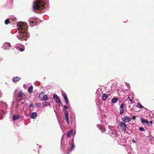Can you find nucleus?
Masks as SVG:
<instances>
[{
    "label": "nucleus",
    "instance_id": "nucleus-21",
    "mask_svg": "<svg viewBox=\"0 0 154 154\" xmlns=\"http://www.w3.org/2000/svg\"><path fill=\"white\" fill-rule=\"evenodd\" d=\"M29 23L31 25L35 26V24L36 23V22L35 20H32Z\"/></svg>",
    "mask_w": 154,
    "mask_h": 154
},
{
    "label": "nucleus",
    "instance_id": "nucleus-22",
    "mask_svg": "<svg viewBox=\"0 0 154 154\" xmlns=\"http://www.w3.org/2000/svg\"><path fill=\"white\" fill-rule=\"evenodd\" d=\"M50 105L49 102H45L43 103V105L44 106H46Z\"/></svg>",
    "mask_w": 154,
    "mask_h": 154
},
{
    "label": "nucleus",
    "instance_id": "nucleus-20",
    "mask_svg": "<svg viewBox=\"0 0 154 154\" xmlns=\"http://www.w3.org/2000/svg\"><path fill=\"white\" fill-rule=\"evenodd\" d=\"M137 107L139 108H142L143 107V106L141 105L140 103H138L137 104Z\"/></svg>",
    "mask_w": 154,
    "mask_h": 154
},
{
    "label": "nucleus",
    "instance_id": "nucleus-7",
    "mask_svg": "<svg viewBox=\"0 0 154 154\" xmlns=\"http://www.w3.org/2000/svg\"><path fill=\"white\" fill-rule=\"evenodd\" d=\"M109 133L111 134L112 136L113 137H116L119 136L118 134L117 131L114 130L109 131Z\"/></svg>",
    "mask_w": 154,
    "mask_h": 154
},
{
    "label": "nucleus",
    "instance_id": "nucleus-4",
    "mask_svg": "<svg viewBox=\"0 0 154 154\" xmlns=\"http://www.w3.org/2000/svg\"><path fill=\"white\" fill-rule=\"evenodd\" d=\"M75 148V145L73 142V140H70L69 145L67 147L68 148L67 152L66 153V154H69V153L71 152Z\"/></svg>",
    "mask_w": 154,
    "mask_h": 154
},
{
    "label": "nucleus",
    "instance_id": "nucleus-17",
    "mask_svg": "<svg viewBox=\"0 0 154 154\" xmlns=\"http://www.w3.org/2000/svg\"><path fill=\"white\" fill-rule=\"evenodd\" d=\"M108 97V96L107 94H103V96H102V98H103V100L104 101H105L106 100V99Z\"/></svg>",
    "mask_w": 154,
    "mask_h": 154
},
{
    "label": "nucleus",
    "instance_id": "nucleus-2",
    "mask_svg": "<svg viewBox=\"0 0 154 154\" xmlns=\"http://www.w3.org/2000/svg\"><path fill=\"white\" fill-rule=\"evenodd\" d=\"M48 0H37L33 3V8L35 13L42 12L48 7Z\"/></svg>",
    "mask_w": 154,
    "mask_h": 154
},
{
    "label": "nucleus",
    "instance_id": "nucleus-40",
    "mask_svg": "<svg viewBox=\"0 0 154 154\" xmlns=\"http://www.w3.org/2000/svg\"><path fill=\"white\" fill-rule=\"evenodd\" d=\"M42 94H44L45 93V92H42V93H41Z\"/></svg>",
    "mask_w": 154,
    "mask_h": 154
},
{
    "label": "nucleus",
    "instance_id": "nucleus-11",
    "mask_svg": "<svg viewBox=\"0 0 154 154\" xmlns=\"http://www.w3.org/2000/svg\"><path fill=\"white\" fill-rule=\"evenodd\" d=\"M97 127L99 128L100 130L102 132H105L106 131V129L103 126H102L101 125L98 124L97 126Z\"/></svg>",
    "mask_w": 154,
    "mask_h": 154
},
{
    "label": "nucleus",
    "instance_id": "nucleus-26",
    "mask_svg": "<svg viewBox=\"0 0 154 154\" xmlns=\"http://www.w3.org/2000/svg\"><path fill=\"white\" fill-rule=\"evenodd\" d=\"M64 113L65 116H68V113L67 110H64Z\"/></svg>",
    "mask_w": 154,
    "mask_h": 154
},
{
    "label": "nucleus",
    "instance_id": "nucleus-18",
    "mask_svg": "<svg viewBox=\"0 0 154 154\" xmlns=\"http://www.w3.org/2000/svg\"><path fill=\"white\" fill-rule=\"evenodd\" d=\"M118 100V99L117 97L113 98L112 99V100L111 103H115L117 102Z\"/></svg>",
    "mask_w": 154,
    "mask_h": 154
},
{
    "label": "nucleus",
    "instance_id": "nucleus-31",
    "mask_svg": "<svg viewBox=\"0 0 154 154\" xmlns=\"http://www.w3.org/2000/svg\"><path fill=\"white\" fill-rule=\"evenodd\" d=\"M139 129L141 131H145V129L143 127H140L139 128Z\"/></svg>",
    "mask_w": 154,
    "mask_h": 154
},
{
    "label": "nucleus",
    "instance_id": "nucleus-27",
    "mask_svg": "<svg viewBox=\"0 0 154 154\" xmlns=\"http://www.w3.org/2000/svg\"><path fill=\"white\" fill-rule=\"evenodd\" d=\"M9 19H7L5 20V23L6 25H7L9 23Z\"/></svg>",
    "mask_w": 154,
    "mask_h": 154
},
{
    "label": "nucleus",
    "instance_id": "nucleus-41",
    "mask_svg": "<svg viewBox=\"0 0 154 154\" xmlns=\"http://www.w3.org/2000/svg\"><path fill=\"white\" fill-rule=\"evenodd\" d=\"M58 122H59V125H60V127H61V126H60V122H59V121H58Z\"/></svg>",
    "mask_w": 154,
    "mask_h": 154
},
{
    "label": "nucleus",
    "instance_id": "nucleus-8",
    "mask_svg": "<svg viewBox=\"0 0 154 154\" xmlns=\"http://www.w3.org/2000/svg\"><path fill=\"white\" fill-rule=\"evenodd\" d=\"M53 98L55 102L58 103H60V100L58 96L56 94H54L53 95Z\"/></svg>",
    "mask_w": 154,
    "mask_h": 154
},
{
    "label": "nucleus",
    "instance_id": "nucleus-15",
    "mask_svg": "<svg viewBox=\"0 0 154 154\" xmlns=\"http://www.w3.org/2000/svg\"><path fill=\"white\" fill-rule=\"evenodd\" d=\"M20 79V78L19 77H14L12 79V81L14 82H16L19 81Z\"/></svg>",
    "mask_w": 154,
    "mask_h": 154
},
{
    "label": "nucleus",
    "instance_id": "nucleus-3",
    "mask_svg": "<svg viewBox=\"0 0 154 154\" xmlns=\"http://www.w3.org/2000/svg\"><path fill=\"white\" fill-rule=\"evenodd\" d=\"M127 125L124 122H121L119 123L117 125V128L120 131L125 132L126 130Z\"/></svg>",
    "mask_w": 154,
    "mask_h": 154
},
{
    "label": "nucleus",
    "instance_id": "nucleus-32",
    "mask_svg": "<svg viewBox=\"0 0 154 154\" xmlns=\"http://www.w3.org/2000/svg\"><path fill=\"white\" fill-rule=\"evenodd\" d=\"M19 51L21 52H22L24 51V49L23 48H19Z\"/></svg>",
    "mask_w": 154,
    "mask_h": 154
},
{
    "label": "nucleus",
    "instance_id": "nucleus-36",
    "mask_svg": "<svg viewBox=\"0 0 154 154\" xmlns=\"http://www.w3.org/2000/svg\"><path fill=\"white\" fill-rule=\"evenodd\" d=\"M29 106L30 107H33L34 106H33V105L32 104H29Z\"/></svg>",
    "mask_w": 154,
    "mask_h": 154
},
{
    "label": "nucleus",
    "instance_id": "nucleus-1",
    "mask_svg": "<svg viewBox=\"0 0 154 154\" xmlns=\"http://www.w3.org/2000/svg\"><path fill=\"white\" fill-rule=\"evenodd\" d=\"M17 26L18 31L16 34L17 38L19 40H26L27 38L29 37L26 23L22 22H18Z\"/></svg>",
    "mask_w": 154,
    "mask_h": 154
},
{
    "label": "nucleus",
    "instance_id": "nucleus-6",
    "mask_svg": "<svg viewBox=\"0 0 154 154\" xmlns=\"http://www.w3.org/2000/svg\"><path fill=\"white\" fill-rule=\"evenodd\" d=\"M131 119L128 116H125L122 119V120L124 122H129L131 121Z\"/></svg>",
    "mask_w": 154,
    "mask_h": 154
},
{
    "label": "nucleus",
    "instance_id": "nucleus-34",
    "mask_svg": "<svg viewBox=\"0 0 154 154\" xmlns=\"http://www.w3.org/2000/svg\"><path fill=\"white\" fill-rule=\"evenodd\" d=\"M69 108V106H63V108L65 109H68V108Z\"/></svg>",
    "mask_w": 154,
    "mask_h": 154
},
{
    "label": "nucleus",
    "instance_id": "nucleus-33",
    "mask_svg": "<svg viewBox=\"0 0 154 154\" xmlns=\"http://www.w3.org/2000/svg\"><path fill=\"white\" fill-rule=\"evenodd\" d=\"M36 106H37V107H40L41 106V104H40V103H37Z\"/></svg>",
    "mask_w": 154,
    "mask_h": 154
},
{
    "label": "nucleus",
    "instance_id": "nucleus-13",
    "mask_svg": "<svg viewBox=\"0 0 154 154\" xmlns=\"http://www.w3.org/2000/svg\"><path fill=\"white\" fill-rule=\"evenodd\" d=\"M37 116V115L36 113L35 112H33L31 114L30 118L32 119H35Z\"/></svg>",
    "mask_w": 154,
    "mask_h": 154
},
{
    "label": "nucleus",
    "instance_id": "nucleus-12",
    "mask_svg": "<svg viewBox=\"0 0 154 154\" xmlns=\"http://www.w3.org/2000/svg\"><path fill=\"white\" fill-rule=\"evenodd\" d=\"M11 45L9 43H5L3 45V48L5 49H6L8 48V47H10Z\"/></svg>",
    "mask_w": 154,
    "mask_h": 154
},
{
    "label": "nucleus",
    "instance_id": "nucleus-14",
    "mask_svg": "<svg viewBox=\"0 0 154 154\" xmlns=\"http://www.w3.org/2000/svg\"><path fill=\"white\" fill-rule=\"evenodd\" d=\"M20 118V116L19 115H14L13 116V119L14 121L17 120Z\"/></svg>",
    "mask_w": 154,
    "mask_h": 154
},
{
    "label": "nucleus",
    "instance_id": "nucleus-28",
    "mask_svg": "<svg viewBox=\"0 0 154 154\" xmlns=\"http://www.w3.org/2000/svg\"><path fill=\"white\" fill-rule=\"evenodd\" d=\"M124 112V110L123 109H120V114H122Z\"/></svg>",
    "mask_w": 154,
    "mask_h": 154
},
{
    "label": "nucleus",
    "instance_id": "nucleus-23",
    "mask_svg": "<svg viewBox=\"0 0 154 154\" xmlns=\"http://www.w3.org/2000/svg\"><path fill=\"white\" fill-rule=\"evenodd\" d=\"M43 99L44 101H46L48 100V98L47 95H45L43 96Z\"/></svg>",
    "mask_w": 154,
    "mask_h": 154
},
{
    "label": "nucleus",
    "instance_id": "nucleus-37",
    "mask_svg": "<svg viewBox=\"0 0 154 154\" xmlns=\"http://www.w3.org/2000/svg\"><path fill=\"white\" fill-rule=\"evenodd\" d=\"M128 99H129V101H130V102H132V100L130 99V97H129V96H128Z\"/></svg>",
    "mask_w": 154,
    "mask_h": 154
},
{
    "label": "nucleus",
    "instance_id": "nucleus-35",
    "mask_svg": "<svg viewBox=\"0 0 154 154\" xmlns=\"http://www.w3.org/2000/svg\"><path fill=\"white\" fill-rule=\"evenodd\" d=\"M131 119H132V120H134V119H136V116H133L132 117V118Z\"/></svg>",
    "mask_w": 154,
    "mask_h": 154
},
{
    "label": "nucleus",
    "instance_id": "nucleus-30",
    "mask_svg": "<svg viewBox=\"0 0 154 154\" xmlns=\"http://www.w3.org/2000/svg\"><path fill=\"white\" fill-rule=\"evenodd\" d=\"M124 106V105L123 103H122L120 106V109H123V108Z\"/></svg>",
    "mask_w": 154,
    "mask_h": 154
},
{
    "label": "nucleus",
    "instance_id": "nucleus-9",
    "mask_svg": "<svg viewBox=\"0 0 154 154\" xmlns=\"http://www.w3.org/2000/svg\"><path fill=\"white\" fill-rule=\"evenodd\" d=\"M62 96L64 99L66 104L67 105L68 104L69 101L66 94L64 92L62 93Z\"/></svg>",
    "mask_w": 154,
    "mask_h": 154
},
{
    "label": "nucleus",
    "instance_id": "nucleus-29",
    "mask_svg": "<svg viewBox=\"0 0 154 154\" xmlns=\"http://www.w3.org/2000/svg\"><path fill=\"white\" fill-rule=\"evenodd\" d=\"M109 128L111 130H112L114 129V127H113L112 126H109Z\"/></svg>",
    "mask_w": 154,
    "mask_h": 154
},
{
    "label": "nucleus",
    "instance_id": "nucleus-16",
    "mask_svg": "<svg viewBox=\"0 0 154 154\" xmlns=\"http://www.w3.org/2000/svg\"><path fill=\"white\" fill-rule=\"evenodd\" d=\"M33 86H31L28 88L27 90L29 94H31L33 92Z\"/></svg>",
    "mask_w": 154,
    "mask_h": 154
},
{
    "label": "nucleus",
    "instance_id": "nucleus-5",
    "mask_svg": "<svg viewBox=\"0 0 154 154\" xmlns=\"http://www.w3.org/2000/svg\"><path fill=\"white\" fill-rule=\"evenodd\" d=\"M6 104L5 103H3L2 102H0V107L1 108H0V114L2 115V116L3 117L5 116V112L3 110L4 106H5Z\"/></svg>",
    "mask_w": 154,
    "mask_h": 154
},
{
    "label": "nucleus",
    "instance_id": "nucleus-38",
    "mask_svg": "<svg viewBox=\"0 0 154 154\" xmlns=\"http://www.w3.org/2000/svg\"><path fill=\"white\" fill-rule=\"evenodd\" d=\"M132 142L133 143H135V142H136L135 140L134 139H133L132 140Z\"/></svg>",
    "mask_w": 154,
    "mask_h": 154
},
{
    "label": "nucleus",
    "instance_id": "nucleus-39",
    "mask_svg": "<svg viewBox=\"0 0 154 154\" xmlns=\"http://www.w3.org/2000/svg\"><path fill=\"white\" fill-rule=\"evenodd\" d=\"M2 93L1 91L0 90V97H1L2 96Z\"/></svg>",
    "mask_w": 154,
    "mask_h": 154
},
{
    "label": "nucleus",
    "instance_id": "nucleus-10",
    "mask_svg": "<svg viewBox=\"0 0 154 154\" xmlns=\"http://www.w3.org/2000/svg\"><path fill=\"white\" fill-rule=\"evenodd\" d=\"M75 131L72 129L69 131L68 133L67 136L68 138L73 135L75 133Z\"/></svg>",
    "mask_w": 154,
    "mask_h": 154
},
{
    "label": "nucleus",
    "instance_id": "nucleus-24",
    "mask_svg": "<svg viewBox=\"0 0 154 154\" xmlns=\"http://www.w3.org/2000/svg\"><path fill=\"white\" fill-rule=\"evenodd\" d=\"M23 93L21 91L19 92L18 94V96L19 97H23Z\"/></svg>",
    "mask_w": 154,
    "mask_h": 154
},
{
    "label": "nucleus",
    "instance_id": "nucleus-25",
    "mask_svg": "<svg viewBox=\"0 0 154 154\" xmlns=\"http://www.w3.org/2000/svg\"><path fill=\"white\" fill-rule=\"evenodd\" d=\"M66 122L68 124H69V117L68 116H65Z\"/></svg>",
    "mask_w": 154,
    "mask_h": 154
},
{
    "label": "nucleus",
    "instance_id": "nucleus-19",
    "mask_svg": "<svg viewBox=\"0 0 154 154\" xmlns=\"http://www.w3.org/2000/svg\"><path fill=\"white\" fill-rule=\"evenodd\" d=\"M141 120L142 123H146L149 124V122L147 120L144 119L143 118H142Z\"/></svg>",
    "mask_w": 154,
    "mask_h": 154
},
{
    "label": "nucleus",
    "instance_id": "nucleus-42",
    "mask_svg": "<svg viewBox=\"0 0 154 154\" xmlns=\"http://www.w3.org/2000/svg\"><path fill=\"white\" fill-rule=\"evenodd\" d=\"M116 140H118V139L116 138Z\"/></svg>",
    "mask_w": 154,
    "mask_h": 154
},
{
    "label": "nucleus",
    "instance_id": "nucleus-43",
    "mask_svg": "<svg viewBox=\"0 0 154 154\" xmlns=\"http://www.w3.org/2000/svg\"><path fill=\"white\" fill-rule=\"evenodd\" d=\"M40 95H39V96H38V97H39V98H40Z\"/></svg>",
    "mask_w": 154,
    "mask_h": 154
}]
</instances>
